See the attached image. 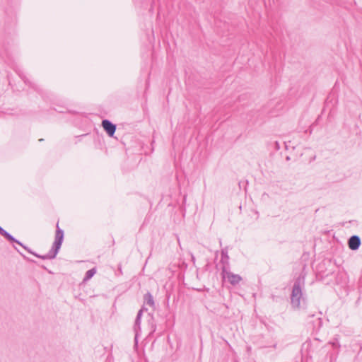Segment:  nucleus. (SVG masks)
I'll use <instances>...</instances> for the list:
<instances>
[{
  "label": "nucleus",
  "instance_id": "obj_7",
  "mask_svg": "<svg viewBox=\"0 0 362 362\" xmlns=\"http://www.w3.org/2000/svg\"><path fill=\"white\" fill-rule=\"evenodd\" d=\"M221 264H222L221 268L228 269V267H229V256L228 255V248L227 247H225L221 250Z\"/></svg>",
  "mask_w": 362,
  "mask_h": 362
},
{
  "label": "nucleus",
  "instance_id": "obj_13",
  "mask_svg": "<svg viewBox=\"0 0 362 362\" xmlns=\"http://www.w3.org/2000/svg\"><path fill=\"white\" fill-rule=\"evenodd\" d=\"M15 250H16L17 252H19V250L17 249V247H14Z\"/></svg>",
  "mask_w": 362,
  "mask_h": 362
},
{
  "label": "nucleus",
  "instance_id": "obj_4",
  "mask_svg": "<svg viewBox=\"0 0 362 362\" xmlns=\"http://www.w3.org/2000/svg\"><path fill=\"white\" fill-rule=\"evenodd\" d=\"M102 126L110 136H112L116 130V126L107 119L102 122Z\"/></svg>",
  "mask_w": 362,
  "mask_h": 362
},
{
  "label": "nucleus",
  "instance_id": "obj_2",
  "mask_svg": "<svg viewBox=\"0 0 362 362\" xmlns=\"http://www.w3.org/2000/svg\"><path fill=\"white\" fill-rule=\"evenodd\" d=\"M305 284V276H300L295 281L291 296V303L293 308H298L300 305V300L303 298V292L302 288Z\"/></svg>",
  "mask_w": 362,
  "mask_h": 362
},
{
  "label": "nucleus",
  "instance_id": "obj_5",
  "mask_svg": "<svg viewBox=\"0 0 362 362\" xmlns=\"http://www.w3.org/2000/svg\"><path fill=\"white\" fill-rule=\"evenodd\" d=\"M142 313H143V309H141L138 312L137 316H136V320H135L134 326V332H135V341H136V342L137 341V338H138V336H139V333L141 331L140 325H141V315H142Z\"/></svg>",
  "mask_w": 362,
  "mask_h": 362
},
{
  "label": "nucleus",
  "instance_id": "obj_10",
  "mask_svg": "<svg viewBox=\"0 0 362 362\" xmlns=\"http://www.w3.org/2000/svg\"><path fill=\"white\" fill-rule=\"evenodd\" d=\"M332 345H333L334 346H339V345L338 344V342H333V343H332Z\"/></svg>",
  "mask_w": 362,
  "mask_h": 362
},
{
  "label": "nucleus",
  "instance_id": "obj_6",
  "mask_svg": "<svg viewBox=\"0 0 362 362\" xmlns=\"http://www.w3.org/2000/svg\"><path fill=\"white\" fill-rule=\"evenodd\" d=\"M348 245L350 249L356 250L358 249L361 245L360 238L357 235L351 236L348 241Z\"/></svg>",
  "mask_w": 362,
  "mask_h": 362
},
{
  "label": "nucleus",
  "instance_id": "obj_12",
  "mask_svg": "<svg viewBox=\"0 0 362 362\" xmlns=\"http://www.w3.org/2000/svg\"><path fill=\"white\" fill-rule=\"evenodd\" d=\"M15 250H16L17 252H19V250L17 249V247H14Z\"/></svg>",
  "mask_w": 362,
  "mask_h": 362
},
{
  "label": "nucleus",
  "instance_id": "obj_1",
  "mask_svg": "<svg viewBox=\"0 0 362 362\" xmlns=\"http://www.w3.org/2000/svg\"><path fill=\"white\" fill-rule=\"evenodd\" d=\"M1 235L4 236L6 239H8L11 242L16 243L19 245L22 246L28 252L33 254V255H35L39 258H41L42 259H54L56 257V255H57V253L61 247V245L62 244V241L64 239V231L59 228V225L57 223L56 234H55V240L54 241L52 247L49 250V252L45 255H37V254L33 252L28 247L23 245L21 242L16 240L11 235H10L6 230L3 229L2 228H1Z\"/></svg>",
  "mask_w": 362,
  "mask_h": 362
},
{
  "label": "nucleus",
  "instance_id": "obj_3",
  "mask_svg": "<svg viewBox=\"0 0 362 362\" xmlns=\"http://www.w3.org/2000/svg\"><path fill=\"white\" fill-rule=\"evenodd\" d=\"M221 274L223 278L227 279L233 286L238 284L242 281V277L240 275L230 272L226 268H221Z\"/></svg>",
  "mask_w": 362,
  "mask_h": 362
},
{
  "label": "nucleus",
  "instance_id": "obj_8",
  "mask_svg": "<svg viewBox=\"0 0 362 362\" xmlns=\"http://www.w3.org/2000/svg\"><path fill=\"white\" fill-rule=\"evenodd\" d=\"M95 273H96L95 268H93L91 269L88 270L86 272V274H85V277L83 279V281H88L89 279H90L94 276V274Z\"/></svg>",
  "mask_w": 362,
  "mask_h": 362
},
{
  "label": "nucleus",
  "instance_id": "obj_11",
  "mask_svg": "<svg viewBox=\"0 0 362 362\" xmlns=\"http://www.w3.org/2000/svg\"><path fill=\"white\" fill-rule=\"evenodd\" d=\"M15 250H16L17 252H19V250L17 249V247H14Z\"/></svg>",
  "mask_w": 362,
  "mask_h": 362
},
{
  "label": "nucleus",
  "instance_id": "obj_9",
  "mask_svg": "<svg viewBox=\"0 0 362 362\" xmlns=\"http://www.w3.org/2000/svg\"><path fill=\"white\" fill-rule=\"evenodd\" d=\"M144 300L146 304L149 305L150 306L154 305V300L152 295L150 293H147L144 296Z\"/></svg>",
  "mask_w": 362,
  "mask_h": 362
}]
</instances>
